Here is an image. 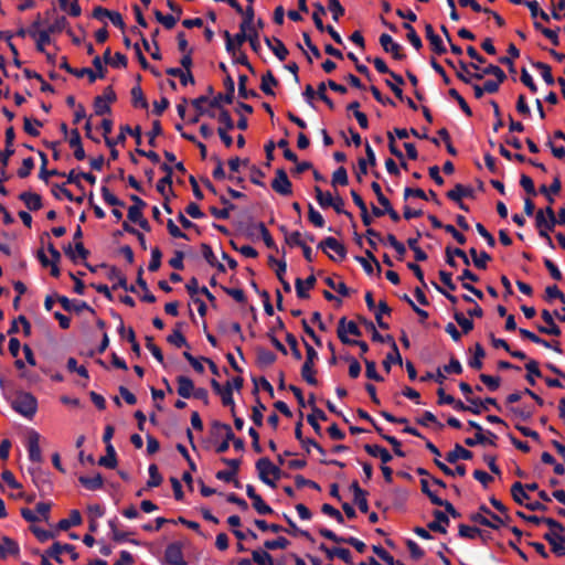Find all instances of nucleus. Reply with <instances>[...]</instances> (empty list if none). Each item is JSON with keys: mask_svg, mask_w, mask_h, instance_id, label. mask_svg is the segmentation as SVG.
Wrapping results in <instances>:
<instances>
[{"mask_svg": "<svg viewBox=\"0 0 565 565\" xmlns=\"http://www.w3.org/2000/svg\"><path fill=\"white\" fill-rule=\"evenodd\" d=\"M301 377L307 384L316 386L318 384V380L316 377V370L313 365L302 364L301 366Z\"/></svg>", "mask_w": 565, "mask_h": 565, "instance_id": "59", "label": "nucleus"}, {"mask_svg": "<svg viewBox=\"0 0 565 565\" xmlns=\"http://www.w3.org/2000/svg\"><path fill=\"white\" fill-rule=\"evenodd\" d=\"M447 198L454 202H459L462 198H473L475 190L471 186H467L460 183H457L454 189L447 192Z\"/></svg>", "mask_w": 565, "mask_h": 565, "instance_id": "20", "label": "nucleus"}, {"mask_svg": "<svg viewBox=\"0 0 565 565\" xmlns=\"http://www.w3.org/2000/svg\"><path fill=\"white\" fill-rule=\"evenodd\" d=\"M454 319L460 326L463 333H469L473 329V322L469 318L465 317L462 312L456 311Z\"/></svg>", "mask_w": 565, "mask_h": 565, "instance_id": "62", "label": "nucleus"}, {"mask_svg": "<svg viewBox=\"0 0 565 565\" xmlns=\"http://www.w3.org/2000/svg\"><path fill=\"white\" fill-rule=\"evenodd\" d=\"M554 299H558L565 305V296L556 285H551L545 288V300L551 302Z\"/></svg>", "mask_w": 565, "mask_h": 565, "instance_id": "58", "label": "nucleus"}, {"mask_svg": "<svg viewBox=\"0 0 565 565\" xmlns=\"http://www.w3.org/2000/svg\"><path fill=\"white\" fill-rule=\"evenodd\" d=\"M70 147L74 149V157L77 160H84L86 157L85 150L82 145L81 135L77 129L71 131V138L68 140Z\"/></svg>", "mask_w": 565, "mask_h": 565, "instance_id": "30", "label": "nucleus"}, {"mask_svg": "<svg viewBox=\"0 0 565 565\" xmlns=\"http://www.w3.org/2000/svg\"><path fill=\"white\" fill-rule=\"evenodd\" d=\"M373 64H374V67L376 68V71L379 73H381V74H390V76L393 78V81H395L397 84H404L405 83L404 78L399 74L391 71L387 67V65H386V63H385V61L383 58L375 57L373 60Z\"/></svg>", "mask_w": 565, "mask_h": 565, "instance_id": "39", "label": "nucleus"}, {"mask_svg": "<svg viewBox=\"0 0 565 565\" xmlns=\"http://www.w3.org/2000/svg\"><path fill=\"white\" fill-rule=\"evenodd\" d=\"M364 450L372 457H379L382 463L384 465L388 463L393 459L390 451L386 448L379 445L366 444L364 445Z\"/></svg>", "mask_w": 565, "mask_h": 565, "instance_id": "29", "label": "nucleus"}, {"mask_svg": "<svg viewBox=\"0 0 565 565\" xmlns=\"http://www.w3.org/2000/svg\"><path fill=\"white\" fill-rule=\"evenodd\" d=\"M225 94H217L210 100V106L213 108H220L217 116L218 122L222 125L218 128L226 129V131L233 130L235 127L234 120L232 119L227 109L222 107V104H232L234 100L235 83L234 79L228 75L224 79Z\"/></svg>", "mask_w": 565, "mask_h": 565, "instance_id": "1", "label": "nucleus"}, {"mask_svg": "<svg viewBox=\"0 0 565 565\" xmlns=\"http://www.w3.org/2000/svg\"><path fill=\"white\" fill-rule=\"evenodd\" d=\"M271 188L280 195H290L292 193V184L284 169H277L275 179L271 181Z\"/></svg>", "mask_w": 565, "mask_h": 565, "instance_id": "8", "label": "nucleus"}, {"mask_svg": "<svg viewBox=\"0 0 565 565\" xmlns=\"http://www.w3.org/2000/svg\"><path fill=\"white\" fill-rule=\"evenodd\" d=\"M425 33H426L427 40L429 41V43L431 45L433 51L436 54L441 55L447 52V49L444 45L441 38L435 33L431 24H426Z\"/></svg>", "mask_w": 565, "mask_h": 565, "instance_id": "19", "label": "nucleus"}, {"mask_svg": "<svg viewBox=\"0 0 565 565\" xmlns=\"http://www.w3.org/2000/svg\"><path fill=\"white\" fill-rule=\"evenodd\" d=\"M256 360L260 367H267L276 362L277 356L270 350L259 348L256 351Z\"/></svg>", "mask_w": 565, "mask_h": 565, "instance_id": "35", "label": "nucleus"}, {"mask_svg": "<svg viewBox=\"0 0 565 565\" xmlns=\"http://www.w3.org/2000/svg\"><path fill=\"white\" fill-rule=\"evenodd\" d=\"M434 518H435V520L427 524L428 530L438 532L441 534H446L447 533L446 525L449 524L448 515L440 510H435Z\"/></svg>", "mask_w": 565, "mask_h": 565, "instance_id": "18", "label": "nucleus"}, {"mask_svg": "<svg viewBox=\"0 0 565 565\" xmlns=\"http://www.w3.org/2000/svg\"><path fill=\"white\" fill-rule=\"evenodd\" d=\"M316 199L322 209L329 207L333 204V198L330 192H323L319 186L315 188Z\"/></svg>", "mask_w": 565, "mask_h": 565, "instance_id": "61", "label": "nucleus"}, {"mask_svg": "<svg viewBox=\"0 0 565 565\" xmlns=\"http://www.w3.org/2000/svg\"><path fill=\"white\" fill-rule=\"evenodd\" d=\"M511 495L513 500L520 505H523L524 500L529 499V494L526 493L524 486L520 481H516L512 484Z\"/></svg>", "mask_w": 565, "mask_h": 565, "instance_id": "43", "label": "nucleus"}, {"mask_svg": "<svg viewBox=\"0 0 565 565\" xmlns=\"http://www.w3.org/2000/svg\"><path fill=\"white\" fill-rule=\"evenodd\" d=\"M255 467L259 480L271 488H276V481L280 479L281 475L280 468L275 466L267 457L259 458Z\"/></svg>", "mask_w": 565, "mask_h": 565, "instance_id": "2", "label": "nucleus"}, {"mask_svg": "<svg viewBox=\"0 0 565 565\" xmlns=\"http://www.w3.org/2000/svg\"><path fill=\"white\" fill-rule=\"evenodd\" d=\"M39 26V22H34L29 30V33L35 39L36 42V50L39 52H44L45 45L50 44L51 38H50V31L41 30L39 32L33 31V29Z\"/></svg>", "mask_w": 565, "mask_h": 565, "instance_id": "23", "label": "nucleus"}, {"mask_svg": "<svg viewBox=\"0 0 565 565\" xmlns=\"http://www.w3.org/2000/svg\"><path fill=\"white\" fill-rule=\"evenodd\" d=\"M387 339L391 341L392 352L387 353L385 360L383 361V366H384L386 372H390L391 371V365L393 363L402 365L403 364V360H402V356H401V353L398 351L397 344H396L395 340L393 339V337L392 335H387Z\"/></svg>", "mask_w": 565, "mask_h": 565, "instance_id": "21", "label": "nucleus"}, {"mask_svg": "<svg viewBox=\"0 0 565 565\" xmlns=\"http://www.w3.org/2000/svg\"><path fill=\"white\" fill-rule=\"evenodd\" d=\"M20 548L15 541L8 536H2L0 541V558L4 559L9 555L19 554Z\"/></svg>", "mask_w": 565, "mask_h": 565, "instance_id": "25", "label": "nucleus"}, {"mask_svg": "<svg viewBox=\"0 0 565 565\" xmlns=\"http://www.w3.org/2000/svg\"><path fill=\"white\" fill-rule=\"evenodd\" d=\"M525 370L527 374L525 375V380L530 385H535L534 376L541 377L542 373L539 367V362L535 360H529L525 364Z\"/></svg>", "mask_w": 565, "mask_h": 565, "instance_id": "44", "label": "nucleus"}, {"mask_svg": "<svg viewBox=\"0 0 565 565\" xmlns=\"http://www.w3.org/2000/svg\"><path fill=\"white\" fill-rule=\"evenodd\" d=\"M13 409L26 418H32L38 409V401L30 393H21L13 402Z\"/></svg>", "mask_w": 565, "mask_h": 565, "instance_id": "3", "label": "nucleus"}, {"mask_svg": "<svg viewBox=\"0 0 565 565\" xmlns=\"http://www.w3.org/2000/svg\"><path fill=\"white\" fill-rule=\"evenodd\" d=\"M108 278L111 279V280H116V284L113 286L114 289H117L118 287L125 289V290H128L130 292H136V289L134 286H129L127 285V279L125 277V275L119 270L117 269L116 267H111L110 268V271L108 274Z\"/></svg>", "mask_w": 565, "mask_h": 565, "instance_id": "32", "label": "nucleus"}, {"mask_svg": "<svg viewBox=\"0 0 565 565\" xmlns=\"http://www.w3.org/2000/svg\"><path fill=\"white\" fill-rule=\"evenodd\" d=\"M535 226L537 228L540 237H547V234H550V232H552L547 224L546 216L544 215L543 209H540L535 213Z\"/></svg>", "mask_w": 565, "mask_h": 565, "instance_id": "42", "label": "nucleus"}, {"mask_svg": "<svg viewBox=\"0 0 565 565\" xmlns=\"http://www.w3.org/2000/svg\"><path fill=\"white\" fill-rule=\"evenodd\" d=\"M42 126L43 124L39 119L31 120L30 118L25 117L23 120L24 131L32 137H38L40 135L38 128Z\"/></svg>", "mask_w": 565, "mask_h": 565, "instance_id": "57", "label": "nucleus"}, {"mask_svg": "<svg viewBox=\"0 0 565 565\" xmlns=\"http://www.w3.org/2000/svg\"><path fill=\"white\" fill-rule=\"evenodd\" d=\"M315 284H316V277L313 275H310L309 277H307L305 281L300 278H297L295 281L297 296L300 299L309 298L308 290L313 288Z\"/></svg>", "mask_w": 565, "mask_h": 565, "instance_id": "24", "label": "nucleus"}, {"mask_svg": "<svg viewBox=\"0 0 565 565\" xmlns=\"http://www.w3.org/2000/svg\"><path fill=\"white\" fill-rule=\"evenodd\" d=\"M243 15V20L239 24V29H249L250 28H254L255 26V23H254V18H255V12H254V8H253V3H249V6L246 7V9H243V13H241Z\"/></svg>", "mask_w": 565, "mask_h": 565, "instance_id": "47", "label": "nucleus"}, {"mask_svg": "<svg viewBox=\"0 0 565 565\" xmlns=\"http://www.w3.org/2000/svg\"><path fill=\"white\" fill-rule=\"evenodd\" d=\"M82 523V515L78 510H72L70 516L62 519L57 523V529L61 531H67L72 526L79 525Z\"/></svg>", "mask_w": 565, "mask_h": 565, "instance_id": "37", "label": "nucleus"}, {"mask_svg": "<svg viewBox=\"0 0 565 565\" xmlns=\"http://www.w3.org/2000/svg\"><path fill=\"white\" fill-rule=\"evenodd\" d=\"M541 316H542V319L544 320V322L546 323V326H539L537 327L539 332H541L543 334L555 335V337L561 335L562 330L555 323L553 315L548 310L544 309L542 311Z\"/></svg>", "mask_w": 565, "mask_h": 565, "instance_id": "15", "label": "nucleus"}, {"mask_svg": "<svg viewBox=\"0 0 565 565\" xmlns=\"http://www.w3.org/2000/svg\"><path fill=\"white\" fill-rule=\"evenodd\" d=\"M172 179L169 175H164L157 183V191L164 198V200H169L170 194H172Z\"/></svg>", "mask_w": 565, "mask_h": 565, "instance_id": "51", "label": "nucleus"}, {"mask_svg": "<svg viewBox=\"0 0 565 565\" xmlns=\"http://www.w3.org/2000/svg\"><path fill=\"white\" fill-rule=\"evenodd\" d=\"M181 323L177 324V328L172 331L171 334L168 335L167 341L177 348H181L184 345H189L185 337L181 333L180 328Z\"/></svg>", "mask_w": 565, "mask_h": 565, "instance_id": "50", "label": "nucleus"}, {"mask_svg": "<svg viewBox=\"0 0 565 565\" xmlns=\"http://www.w3.org/2000/svg\"><path fill=\"white\" fill-rule=\"evenodd\" d=\"M19 199L30 211H38L42 207V198L38 193L25 191L19 195Z\"/></svg>", "mask_w": 565, "mask_h": 565, "instance_id": "26", "label": "nucleus"}, {"mask_svg": "<svg viewBox=\"0 0 565 565\" xmlns=\"http://www.w3.org/2000/svg\"><path fill=\"white\" fill-rule=\"evenodd\" d=\"M458 534L462 539L475 540L477 536L481 534V531L478 527L460 524L458 529Z\"/></svg>", "mask_w": 565, "mask_h": 565, "instance_id": "63", "label": "nucleus"}, {"mask_svg": "<svg viewBox=\"0 0 565 565\" xmlns=\"http://www.w3.org/2000/svg\"><path fill=\"white\" fill-rule=\"evenodd\" d=\"M249 29H239V32L234 36L231 35L228 31H224L223 35L225 38V49L228 54L235 56V54L239 51V47L247 41V31Z\"/></svg>", "mask_w": 565, "mask_h": 565, "instance_id": "5", "label": "nucleus"}, {"mask_svg": "<svg viewBox=\"0 0 565 565\" xmlns=\"http://www.w3.org/2000/svg\"><path fill=\"white\" fill-rule=\"evenodd\" d=\"M486 355V351L484 349L482 348V345L480 343H476L475 345V354L471 359H469L468 361V365L471 367V369H475V370H480L482 367V359L484 358Z\"/></svg>", "mask_w": 565, "mask_h": 565, "instance_id": "45", "label": "nucleus"}, {"mask_svg": "<svg viewBox=\"0 0 565 565\" xmlns=\"http://www.w3.org/2000/svg\"><path fill=\"white\" fill-rule=\"evenodd\" d=\"M313 7L315 11L312 13V20L315 25L320 32H324V24L322 22L321 15L326 14V8L320 2L315 3Z\"/></svg>", "mask_w": 565, "mask_h": 565, "instance_id": "56", "label": "nucleus"}, {"mask_svg": "<svg viewBox=\"0 0 565 565\" xmlns=\"http://www.w3.org/2000/svg\"><path fill=\"white\" fill-rule=\"evenodd\" d=\"M103 200L106 204L110 206H125V202L119 200L115 194L110 192V190L107 186H102L100 189Z\"/></svg>", "mask_w": 565, "mask_h": 565, "instance_id": "55", "label": "nucleus"}, {"mask_svg": "<svg viewBox=\"0 0 565 565\" xmlns=\"http://www.w3.org/2000/svg\"><path fill=\"white\" fill-rule=\"evenodd\" d=\"M29 471L32 476L33 483L39 490L44 491L45 488H50L51 484L49 482L47 475L39 467L30 468Z\"/></svg>", "mask_w": 565, "mask_h": 565, "instance_id": "34", "label": "nucleus"}, {"mask_svg": "<svg viewBox=\"0 0 565 565\" xmlns=\"http://www.w3.org/2000/svg\"><path fill=\"white\" fill-rule=\"evenodd\" d=\"M149 480L147 481V486L149 488L159 487L162 482V477L158 471V467L154 463H151L148 468Z\"/></svg>", "mask_w": 565, "mask_h": 565, "instance_id": "60", "label": "nucleus"}, {"mask_svg": "<svg viewBox=\"0 0 565 565\" xmlns=\"http://www.w3.org/2000/svg\"><path fill=\"white\" fill-rule=\"evenodd\" d=\"M178 382V394L182 398H190L195 390L193 381L184 375L177 377Z\"/></svg>", "mask_w": 565, "mask_h": 565, "instance_id": "27", "label": "nucleus"}, {"mask_svg": "<svg viewBox=\"0 0 565 565\" xmlns=\"http://www.w3.org/2000/svg\"><path fill=\"white\" fill-rule=\"evenodd\" d=\"M277 85H278V81L276 79V77L274 76V74L270 71H268L266 74L263 75L262 83H260V89L264 94L274 96L275 92L273 90V86H277Z\"/></svg>", "mask_w": 565, "mask_h": 565, "instance_id": "41", "label": "nucleus"}, {"mask_svg": "<svg viewBox=\"0 0 565 565\" xmlns=\"http://www.w3.org/2000/svg\"><path fill=\"white\" fill-rule=\"evenodd\" d=\"M39 156L41 158V169H40V173H39V178L41 180H43L44 182L47 183L50 177H53V175L65 177L64 172H61V171L55 170V169H53V170H47L46 169L47 157H46V154L43 151H39Z\"/></svg>", "mask_w": 565, "mask_h": 565, "instance_id": "33", "label": "nucleus"}, {"mask_svg": "<svg viewBox=\"0 0 565 565\" xmlns=\"http://www.w3.org/2000/svg\"><path fill=\"white\" fill-rule=\"evenodd\" d=\"M248 78L244 74L238 75V96L241 98L247 99V98H254L257 96V93L253 89H245V84L247 83Z\"/></svg>", "mask_w": 565, "mask_h": 565, "instance_id": "54", "label": "nucleus"}, {"mask_svg": "<svg viewBox=\"0 0 565 565\" xmlns=\"http://www.w3.org/2000/svg\"><path fill=\"white\" fill-rule=\"evenodd\" d=\"M473 454L463 448L461 445L459 444H456L454 449L451 451H449L446 456V460L449 462V463H455L457 462L459 459H462V460H470L472 458Z\"/></svg>", "mask_w": 565, "mask_h": 565, "instance_id": "28", "label": "nucleus"}, {"mask_svg": "<svg viewBox=\"0 0 565 565\" xmlns=\"http://www.w3.org/2000/svg\"><path fill=\"white\" fill-rule=\"evenodd\" d=\"M79 483L88 489V490H98L103 487L104 480L100 473H96L95 476H81L78 478Z\"/></svg>", "mask_w": 565, "mask_h": 565, "instance_id": "38", "label": "nucleus"}, {"mask_svg": "<svg viewBox=\"0 0 565 565\" xmlns=\"http://www.w3.org/2000/svg\"><path fill=\"white\" fill-rule=\"evenodd\" d=\"M544 540L551 545L552 552L557 556L565 554V535L556 532H547L544 534Z\"/></svg>", "mask_w": 565, "mask_h": 565, "instance_id": "12", "label": "nucleus"}, {"mask_svg": "<svg viewBox=\"0 0 565 565\" xmlns=\"http://www.w3.org/2000/svg\"><path fill=\"white\" fill-rule=\"evenodd\" d=\"M532 66L540 71L542 78L547 85H554L555 79L552 75L551 66L543 62H534Z\"/></svg>", "mask_w": 565, "mask_h": 565, "instance_id": "46", "label": "nucleus"}, {"mask_svg": "<svg viewBox=\"0 0 565 565\" xmlns=\"http://www.w3.org/2000/svg\"><path fill=\"white\" fill-rule=\"evenodd\" d=\"M445 254H446V263L450 267H454V268L457 267V262L455 260V256L461 258L466 266L470 265V259H469L468 255L461 248H452L450 246H447L445 249Z\"/></svg>", "mask_w": 565, "mask_h": 565, "instance_id": "22", "label": "nucleus"}, {"mask_svg": "<svg viewBox=\"0 0 565 565\" xmlns=\"http://www.w3.org/2000/svg\"><path fill=\"white\" fill-rule=\"evenodd\" d=\"M28 452L29 459L34 463L42 461V452L40 448V434L31 430L28 435Z\"/></svg>", "mask_w": 565, "mask_h": 565, "instance_id": "11", "label": "nucleus"}, {"mask_svg": "<svg viewBox=\"0 0 565 565\" xmlns=\"http://www.w3.org/2000/svg\"><path fill=\"white\" fill-rule=\"evenodd\" d=\"M201 252H202V256L204 257V259L206 260V263L212 266V267H216L218 271L221 273H225V266L217 262L216 259V256L212 249V247L209 245V244H201Z\"/></svg>", "mask_w": 565, "mask_h": 565, "instance_id": "31", "label": "nucleus"}, {"mask_svg": "<svg viewBox=\"0 0 565 565\" xmlns=\"http://www.w3.org/2000/svg\"><path fill=\"white\" fill-rule=\"evenodd\" d=\"M252 557L258 565H274V559L267 551L255 550L252 552Z\"/></svg>", "mask_w": 565, "mask_h": 565, "instance_id": "53", "label": "nucleus"}, {"mask_svg": "<svg viewBox=\"0 0 565 565\" xmlns=\"http://www.w3.org/2000/svg\"><path fill=\"white\" fill-rule=\"evenodd\" d=\"M98 465L108 469H114L117 466V455L113 445L106 446V455L100 457Z\"/></svg>", "mask_w": 565, "mask_h": 565, "instance_id": "40", "label": "nucleus"}, {"mask_svg": "<svg viewBox=\"0 0 565 565\" xmlns=\"http://www.w3.org/2000/svg\"><path fill=\"white\" fill-rule=\"evenodd\" d=\"M131 99H132V105L135 107H139V108H142V109L148 108V102L145 98L142 89H141V87L139 85L134 86L131 88Z\"/></svg>", "mask_w": 565, "mask_h": 565, "instance_id": "49", "label": "nucleus"}, {"mask_svg": "<svg viewBox=\"0 0 565 565\" xmlns=\"http://www.w3.org/2000/svg\"><path fill=\"white\" fill-rule=\"evenodd\" d=\"M380 44L383 50L386 53L392 54L395 60L402 61L406 57V55L402 52V45L395 42L390 34H381Z\"/></svg>", "mask_w": 565, "mask_h": 565, "instance_id": "10", "label": "nucleus"}, {"mask_svg": "<svg viewBox=\"0 0 565 565\" xmlns=\"http://www.w3.org/2000/svg\"><path fill=\"white\" fill-rule=\"evenodd\" d=\"M182 544L180 542L170 543L164 551L167 565H188L184 561Z\"/></svg>", "mask_w": 565, "mask_h": 565, "instance_id": "7", "label": "nucleus"}, {"mask_svg": "<svg viewBox=\"0 0 565 565\" xmlns=\"http://www.w3.org/2000/svg\"><path fill=\"white\" fill-rule=\"evenodd\" d=\"M68 553L73 561L78 558V553L75 551V546L72 544H61L60 542H54L51 547L46 551V555L54 558L57 563L62 564L63 559L61 554Z\"/></svg>", "mask_w": 565, "mask_h": 565, "instance_id": "6", "label": "nucleus"}, {"mask_svg": "<svg viewBox=\"0 0 565 565\" xmlns=\"http://www.w3.org/2000/svg\"><path fill=\"white\" fill-rule=\"evenodd\" d=\"M220 397L222 399V404L224 406L231 407V413L234 414L235 403L233 399V391H232L231 382L225 383V390H223V392L220 394Z\"/></svg>", "mask_w": 565, "mask_h": 565, "instance_id": "52", "label": "nucleus"}, {"mask_svg": "<svg viewBox=\"0 0 565 565\" xmlns=\"http://www.w3.org/2000/svg\"><path fill=\"white\" fill-rule=\"evenodd\" d=\"M337 332L340 341L344 344H350L353 341L348 338V334H352L355 337H359L361 334L358 324L354 321L347 322V319L344 317L340 319Z\"/></svg>", "mask_w": 565, "mask_h": 565, "instance_id": "9", "label": "nucleus"}, {"mask_svg": "<svg viewBox=\"0 0 565 565\" xmlns=\"http://www.w3.org/2000/svg\"><path fill=\"white\" fill-rule=\"evenodd\" d=\"M56 300L61 303L65 311H75L79 313L83 310H88L95 313V310L85 301L71 300L66 296H56Z\"/></svg>", "mask_w": 565, "mask_h": 565, "instance_id": "13", "label": "nucleus"}, {"mask_svg": "<svg viewBox=\"0 0 565 565\" xmlns=\"http://www.w3.org/2000/svg\"><path fill=\"white\" fill-rule=\"evenodd\" d=\"M498 439V436L490 431V430H487V435L484 434V430L483 431H479V433H476L475 437H468L465 439V444L469 447H475L477 445H490V446H495V441Z\"/></svg>", "mask_w": 565, "mask_h": 565, "instance_id": "14", "label": "nucleus"}, {"mask_svg": "<svg viewBox=\"0 0 565 565\" xmlns=\"http://www.w3.org/2000/svg\"><path fill=\"white\" fill-rule=\"evenodd\" d=\"M403 28L407 31L406 36L413 47L417 51L420 50L423 46L422 40L412 24L409 22H404Z\"/></svg>", "mask_w": 565, "mask_h": 565, "instance_id": "48", "label": "nucleus"}, {"mask_svg": "<svg viewBox=\"0 0 565 565\" xmlns=\"http://www.w3.org/2000/svg\"><path fill=\"white\" fill-rule=\"evenodd\" d=\"M374 553L386 563V565H398L401 562L395 561L394 557L382 546L374 545Z\"/></svg>", "mask_w": 565, "mask_h": 565, "instance_id": "64", "label": "nucleus"}, {"mask_svg": "<svg viewBox=\"0 0 565 565\" xmlns=\"http://www.w3.org/2000/svg\"><path fill=\"white\" fill-rule=\"evenodd\" d=\"M264 41L268 49L275 54V56L279 61L282 62L287 58L289 52L281 40H279L278 38L270 39L268 36H265Z\"/></svg>", "mask_w": 565, "mask_h": 565, "instance_id": "16", "label": "nucleus"}, {"mask_svg": "<svg viewBox=\"0 0 565 565\" xmlns=\"http://www.w3.org/2000/svg\"><path fill=\"white\" fill-rule=\"evenodd\" d=\"M318 419L327 420V415L322 409L313 406L312 413L307 416V422L313 428L316 434L321 435V426Z\"/></svg>", "mask_w": 565, "mask_h": 565, "instance_id": "36", "label": "nucleus"}, {"mask_svg": "<svg viewBox=\"0 0 565 565\" xmlns=\"http://www.w3.org/2000/svg\"><path fill=\"white\" fill-rule=\"evenodd\" d=\"M318 248L327 253L329 258L334 262H341L347 257L345 246L332 236H328L321 241L318 244Z\"/></svg>", "mask_w": 565, "mask_h": 565, "instance_id": "4", "label": "nucleus"}, {"mask_svg": "<svg viewBox=\"0 0 565 565\" xmlns=\"http://www.w3.org/2000/svg\"><path fill=\"white\" fill-rule=\"evenodd\" d=\"M64 253L73 263H77L78 259L85 260L89 255V250L82 242H76L74 248L68 244L64 247Z\"/></svg>", "mask_w": 565, "mask_h": 565, "instance_id": "17", "label": "nucleus"}]
</instances>
